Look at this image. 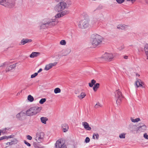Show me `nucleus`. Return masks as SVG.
I'll list each match as a JSON object with an SVG mask.
<instances>
[{"label":"nucleus","mask_w":148,"mask_h":148,"mask_svg":"<svg viewBox=\"0 0 148 148\" xmlns=\"http://www.w3.org/2000/svg\"><path fill=\"white\" fill-rule=\"evenodd\" d=\"M42 107L38 106L33 107L26 111V114L28 116L35 115L39 112L41 110Z\"/></svg>","instance_id":"2"},{"label":"nucleus","mask_w":148,"mask_h":148,"mask_svg":"<svg viewBox=\"0 0 148 148\" xmlns=\"http://www.w3.org/2000/svg\"><path fill=\"white\" fill-rule=\"evenodd\" d=\"M27 99L30 102H32L34 100V98L31 95H29L28 96Z\"/></svg>","instance_id":"29"},{"label":"nucleus","mask_w":148,"mask_h":148,"mask_svg":"<svg viewBox=\"0 0 148 148\" xmlns=\"http://www.w3.org/2000/svg\"><path fill=\"white\" fill-rule=\"evenodd\" d=\"M62 0H56V1L57 2H59L60 1H62Z\"/></svg>","instance_id":"61"},{"label":"nucleus","mask_w":148,"mask_h":148,"mask_svg":"<svg viewBox=\"0 0 148 148\" xmlns=\"http://www.w3.org/2000/svg\"><path fill=\"white\" fill-rule=\"evenodd\" d=\"M32 41V39L28 38H23L20 42V45H23L27 43L31 42Z\"/></svg>","instance_id":"14"},{"label":"nucleus","mask_w":148,"mask_h":148,"mask_svg":"<svg viewBox=\"0 0 148 148\" xmlns=\"http://www.w3.org/2000/svg\"><path fill=\"white\" fill-rule=\"evenodd\" d=\"M147 128V126L144 123H140L139 124V126L137 128L136 131L138 132H144L146 130Z\"/></svg>","instance_id":"9"},{"label":"nucleus","mask_w":148,"mask_h":148,"mask_svg":"<svg viewBox=\"0 0 148 148\" xmlns=\"http://www.w3.org/2000/svg\"><path fill=\"white\" fill-rule=\"evenodd\" d=\"M123 58L125 59H127L128 58V56H124Z\"/></svg>","instance_id":"56"},{"label":"nucleus","mask_w":148,"mask_h":148,"mask_svg":"<svg viewBox=\"0 0 148 148\" xmlns=\"http://www.w3.org/2000/svg\"><path fill=\"white\" fill-rule=\"evenodd\" d=\"M102 105L99 102H97L95 105V108H99L100 107H102Z\"/></svg>","instance_id":"34"},{"label":"nucleus","mask_w":148,"mask_h":148,"mask_svg":"<svg viewBox=\"0 0 148 148\" xmlns=\"http://www.w3.org/2000/svg\"><path fill=\"white\" fill-rule=\"evenodd\" d=\"M16 63L14 64H13L10 65L9 66L7 67L5 70L6 72H8L15 68L16 66Z\"/></svg>","instance_id":"19"},{"label":"nucleus","mask_w":148,"mask_h":148,"mask_svg":"<svg viewBox=\"0 0 148 148\" xmlns=\"http://www.w3.org/2000/svg\"><path fill=\"white\" fill-rule=\"evenodd\" d=\"M24 143L28 146L30 147L31 146V145L30 143L27 142L26 140H24Z\"/></svg>","instance_id":"44"},{"label":"nucleus","mask_w":148,"mask_h":148,"mask_svg":"<svg viewBox=\"0 0 148 148\" xmlns=\"http://www.w3.org/2000/svg\"><path fill=\"white\" fill-rule=\"evenodd\" d=\"M46 101V99L42 98L40 99L39 101V103L41 104H43Z\"/></svg>","instance_id":"37"},{"label":"nucleus","mask_w":148,"mask_h":148,"mask_svg":"<svg viewBox=\"0 0 148 148\" xmlns=\"http://www.w3.org/2000/svg\"><path fill=\"white\" fill-rule=\"evenodd\" d=\"M94 135H95L96 137V139L97 140L99 138V135L98 134L94 133Z\"/></svg>","instance_id":"45"},{"label":"nucleus","mask_w":148,"mask_h":148,"mask_svg":"<svg viewBox=\"0 0 148 148\" xmlns=\"http://www.w3.org/2000/svg\"><path fill=\"white\" fill-rule=\"evenodd\" d=\"M13 144V141H12L11 142H8L7 143H6V145H11Z\"/></svg>","instance_id":"49"},{"label":"nucleus","mask_w":148,"mask_h":148,"mask_svg":"<svg viewBox=\"0 0 148 148\" xmlns=\"http://www.w3.org/2000/svg\"><path fill=\"white\" fill-rule=\"evenodd\" d=\"M124 48V46L123 45H122L121 47H119V50H121L122 49H123Z\"/></svg>","instance_id":"51"},{"label":"nucleus","mask_w":148,"mask_h":148,"mask_svg":"<svg viewBox=\"0 0 148 148\" xmlns=\"http://www.w3.org/2000/svg\"><path fill=\"white\" fill-rule=\"evenodd\" d=\"M113 57H114L112 53H105L101 57V58L105 60L109 61H111L113 58Z\"/></svg>","instance_id":"7"},{"label":"nucleus","mask_w":148,"mask_h":148,"mask_svg":"<svg viewBox=\"0 0 148 148\" xmlns=\"http://www.w3.org/2000/svg\"><path fill=\"white\" fill-rule=\"evenodd\" d=\"M62 130L64 132H67L69 129L68 125L66 124H64L62 125Z\"/></svg>","instance_id":"20"},{"label":"nucleus","mask_w":148,"mask_h":148,"mask_svg":"<svg viewBox=\"0 0 148 148\" xmlns=\"http://www.w3.org/2000/svg\"><path fill=\"white\" fill-rule=\"evenodd\" d=\"M27 139L29 140H31L32 139V138L30 136V135H28L27 136Z\"/></svg>","instance_id":"46"},{"label":"nucleus","mask_w":148,"mask_h":148,"mask_svg":"<svg viewBox=\"0 0 148 148\" xmlns=\"http://www.w3.org/2000/svg\"><path fill=\"white\" fill-rule=\"evenodd\" d=\"M6 137H5V139L11 138H12V135H10V136H6Z\"/></svg>","instance_id":"54"},{"label":"nucleus","mask_w":148,"mask_h":148,"mask_svg":"<svg viewBox=\"0 0 148 148\" xmlns=\"http://www.w3.org/2000/svg\"><path fill=\"white\" fill-rule=\"evenodd\" d=\"M71 51L70 49L67 48L63 50L62 54L63 56H67L70 53Z\"/></svg>","instance_id":"16"},{"label":"nucleus","mask_w":148,"mask_h":148,"mask_svg":"<svg viewBox=\"0 0 148 148\" xmlns=\"http://www.w3.org/2000/svg\"><path fill=\"white\" fill-rule=\"evenodd\" d=\"M146 3L148 5V0H145Z\"/></svg>","instance_id":"58"},{"label":"nucleus","mask_w":148,"mask_h":148,"mask_svg":"<svg viewBox=\"0 0 148 148\" xmlns=\"http://www.w3.org/2000/svg\"><path fill=\"white\" fill-rule=\"evenodd\" d=\"M44 137V134L43 132L38 133L36 134V140L38 143L41 142L43 141Z\"/></svg>","instance_id":"10"},{"label":"nucleus","mask_w":148,"mask_h":148,"mask_svg":"<svg viewBox=\"0 0 148 148\" xmlns=\"http://www.w3.org/2000/svg\"><path fill=\"white\" fill-rule=\"evenodd\" d=\"M38 74V73H35L34 74H32L31 76V78H33L35 77Z\"/></svg>","instance_id":"41"},{"label":"nucleus","mask_w":148,"mask_h":148,"mask_svg":"<svg viewBox=\"0 0 148 148\" xmlns=\"http://www.w3.org/2000/svg\"><path fill=\"white\" fill-rule=\"evenodd\" d=\"M142 83L143 82L140 79H136V80L135 82V85L137 88L140 86H142Z\"/></svg>","instance_id":"18"},{"label":"nucleus","mask_w":148,"mask_h":148,"mask_svg":"<svg viewBox=\"0 0 148 148\" xmlns=\"http://www.w3.org/2000/svg\"><path fill=\"white\" fill-rule=\"evenodd\" d=\"M48 27H51L53 26L52 25V20L51 21H46Z\"/></svg>","instance_id":"30"},{"label":"nucleus","mask_w":148,"mask_h":148,"mask_svg":"<svg viewBox=\"0 0 148 148\" xmlns=\"http://www.w3.org/2000/svg\"><path fill=\"white\" fill-rule=\"evenodd\" d=\"M52 25L53 26H54L58 23V21H52Z\"/></svg>","instance_id":"39"},{"label":"nucleus","mask_w":148,"mask_h":148,"mask_svg":"<svg viewBox=\"0 0 148 148\" xmlns=\"http://www.w3.org/2000/svg\"><path fill=\"white\" fill-rule=\"evenodd\" d=\"M103 38L101 36L96 34L92 35L90 40L89 45L92 48H95L102 44Z\"/></svg>","instance_id":"1"},{"label":"nucleus","mask_w":148,"mask_h":148,"mask_svg":"<svg viewBox=\"0 0 148 148\" xmlns=\"http://www.w3.org/2000/svg\"><path fill=\"white\" fill-rule=\"evenodd\" d=\"M20 114L21 115V116H23L25 114V112H23V111H22L20 112Z\"/></svg>","instance_id":"50"},{"label":"nucleus","mask_w":148,"mask_h":148,"mask_svg":"<svg viewBox=\"0 0 148 148\" xmlns=\"http://www.w3.org/2000/svg\"><path fill=\"white\" fill-rule=\"evenodd\" d=\"M5 137H6V136H3L1 137L0 138V140H3L4 139H5Z\"/></svg>","instance_id":"52"},{"label":"nucleus","mask_w":148,"mask_h":148,"mask_svg":"<svg viewBox=\"0 0 148 148\" xmlns=\"http://www.w3.org/2000/svg\"><path fill=\"white\" fill-rule=\"evenodd\" d=\"M144 49L147 59L148 60V44L145 45Z\"/></svg>","instance_id":"22"},{"label":"nucleus","mask_w":148,"mask_h":148,"mask_svg":"<svg viewBox=\"0 0 148 148\" xmlns=\"http://www.w3.org/2000/svg\"><path fill=\"white\" fill-rule=\"evenodd\" d=\"M144 137L146 139H148V135L146 133L144 134Z\"/></svg>","instance_id":"47"},{"label":"nucleus","mask_w":148,"mask_h":148,"mask_svg":"<svg viewBox=\"0 0 148 148\" xmlns=\"http://www.w3.org/2000/svg\"><path fill=\"white\" fill-rule=\"evenodd\" d=\"M36 148H44V147L37 146Z\"/></svg>","instance_id":"57"},{"label":"nucleus","mask_w":148,"mask_h":148,"mask_svg":"<svg viewBox=\"0 0 148 148\" xmlns=\"http://www.w3.org/2000/svg\"><path fill=\"white\" fill-rule=\"evenodd\" d=\"M67 4L63 1L60 2L55 7V11L58 12L62 11L66 8Z\"/></svg>","instance_id":"3"},{"label":"nucleus","mask_w":148,"mask_h":148,"mask_svg":"<svg viewBox=\"0 0 148 148\" xmlns=\"http://www.w3.org/2000/svg\"><path fill=\"white\" fill-rule=\"evenodd\" d=\"M42 71V69L41 68L38 71V73Z\"/></svg>","instance_id":"55"},{"label":"nucleus","mask_w":148,"mask_h":148,"mask_svg":"<svg viewBox=\"0 0 148 148\" xmlns=\"http://www.w3.org/2000/svg\"><path fill=\"white\" fill-rule=\"evenodd\" d=\"M16 0H0V4L5 6H12L14 5Z\"/></svg>","instance_id":"4"},{"label":"nucleus","mask_w":148,"mask_h":148,"mask_svg":"<svg viewBox=\"0 0 148 148\" xmlns=\"http://www.w3.org/2000/svg\"><path fill=\"white\" fill-rule=\"evenodd\" d=\"M7 129L6 128L4 129L3 130H0V134H1V133H5L6 132V130Z\"/></svg>","instance_id":"42"},{"label":"nucleus","mask_w":148,"mask_h":148,"mask_svg":"<svg viewBox=\"0 0 148 148\" xmlns=\"http://www.w3.org/2000/svg\"><path fill=\"white\" fill-rule=\"evenodd\" d=\"M90 141V139L88 137H87L85 140V142L87 143H89Z\"/></svg>","instance_id":"43"},{"label":"nucleus","mask_w":148,"mask_h":148,"mask_svg":"<svg viewBox=\"0 0 148 148\" xmlns=\"http://www.w3.org/2000/svg\"><path fill=\"white\" fill-rule=\"evenodd\" d=\"M130 119L131 121L134 123L138 122L140 120V118H136L135 119H133L132 118H131Z\"/></svg>","instance_id":"26"},{"label":"nucleus","mask_w":148,"mask_h":148,"mask_svg":"<svg viewBox=\"0 0 148 148\" xmlns=\"http://www.w3.org/2000/svg\"><path fill=\"white\" fill-rule=\"evenodd\" d=\"M53 57L56 60H57L60 58V55L58 54H55L53 56Z\"/></svg>","instance_id":"32"},{"label":"nucleus","mask_w":148,"mask_h":148,"mask_svg":"<svg viewBox=\"0 0 148 148\" xmlns=\"http://www.w3.org/2000/svg\"><path fill=\"white\" fill-rule=\"evenodd\" d=\"M75 94H78V93L76 91H75Z\"/></svg>","instance_id":"62"},{"label":"nucleus","mask_w":148,"mask_h":148,"mask_svg":"<svg viewBox=\"0 0 148 148\" xmlns=\"http://www.w3.org/2000/svg\"><path fill=\"white\" fill-rule=\"evenodd\" d=\"M9 65V63L8 62H5L2 63L0 66V67H4L5 66Z\"/></svg>","instance_id":"35"},{"label":"nucleus","mask_w":148,"mask_h":148,"mask_svg":"<svg viewBox=\"0 0 148 148\" xmlns=\"http://www.w3.org/2000/svg\"><path fill=\"white\" fill-rule=\"evenodd\" d=\"M66 42L65 40H61L60 42V44L62 45H66Z\"/></svg>","instance_id":"36"},{"label":"nucleus","mask_w":148,"mask_h":148,"mask_svg":"<svg viewBox=\"0 0 148 148\" xmlns=\"http://www.w3.org/2000/svg\"><path fill=\"white\" fill-rule=\"evenodd\" d=\"M16 117L17 118H19L21 116L20 113L18 114L16 116Z\"/></svg>","instance_id":"48"},{"label":"nucleus","mask_w":148,"mask_h":148,"mask_svg":"<svg viewBox=\"0 0 148 148\" xmlns=\"http://www.w3.org/2000/svg\"><path fill=\"white\" fill-rule=\"evenodd\" d=\"M70 13V11L69 10H65L57 14L55 16L56 18H59L62 17L64 15L68 14Z\"/></svg>","instance_id":"11"},{"label":"nucleus","mask_w":148,"mask_h":148,"mask_svg":"<svg viewBox=\"0 0 148 148\" xmlns=\"http://www.w3.org/2000/svg\"><path fill=\"white\" fill-rule=\"evenodd\" d=\"M57 63V62H54L53 63H51L46 65L45 68V70L46 71L49 70L53 66H55Z\"/></svg>","instance_id":"13"},{"label":"nucleus","mask_w":148,"mask_h":148,"mask_svg":"<svg viewBox=\"0 0 148 148\" xmlns=\"http://www.w3.org/2000/svg\"><path fill=\"white\" fill-rule=\"evenodd\" d=\"M101 17H103V15H102V14H101Z\"/></svg>","instance_id":"63"},{"label":"nucleus","mask_w":148,"mask_h":148,"mask_svg":"<svg viewBox=\"0 0 148 148\" xmlns=\"http://www.w3.org/2000/svg\"><path fill=\"white\" fill-rule=\"evenodd\" d=\"M60 89L58 88H56L54 90V92L56 94L60 93Z\"/></svg>","instance_id":"33"},{"label":"nucleus","mask_w":148,"mask_h":148,"mask_svg":"<svg viewBox=\"0 0 148 148\" xmlns=\"http://www.w3.org/2000/svg\"><path fill=\"white\" fill-rule=\"evenodd\" d=\"M97 22V19L96 18H94L93 19L91 22V25H90V26H92L93 25L96 23Z\"/></svg>","instance_id":"31"},{"label":"nucleus","mask_w":148,"mask_h":148,"mask_svg":"<svg viewBox=\"0 0 148 148\" xmlns=\"http://www.w3.org/2000/svg\"><path fill=\"white\" fill-rule=\"evenodd\" d=\"M82 125L84 128L87 130L90 131L91 128L90 127L88 123L86 122H84L82 123Z\"/></svg>","instance_id":"15"},{"label":"nucleus","mask_w":148,"mask_h":148,"mask_svg":"<svg viewBox=\"0 0 148 148\" xmlns=\"http://www.w3.org/2000/svg\"><path fill=\"white\" fill-rule=\"evenodd\" d=\"M136 76H138V77H139L140 76L139 74H138L137 73H136Z\"/></svg>","instance_id":"60"},{"label":"nucleus","mask_w":148,"mask_h":148,"mask_svg":"<svg viewBox=\"0 0 148 148\" xmlns=\"http://www.w3.org/2000/svg\"><path fill=\"white\" fill-rule=\"evenodd\" d=\"M130 129L133 132L135 130L134 129L136 128V126L135 125H133L132 124H130L129 125Z\"/></svg>","instance_id":"27"},{"label":"nucleus","mask_w":148,"mask_h":148,"mask_svg":"<svg viewBox=\"0 0 148 148\" xmlns=\"http://www.w3.org/2000/svg\"><path fill=\"white\" fill-rule=\"evenodd\" d=\"M39 26L40 29H45L48 28L46 21H44L42 23H40Z\"/></svg>","instance_id":"17"},{"label":"nucleus","mask_w":148,"mask_h":148,"mask_svg":"<svg viewBox=\"0 0 148 148\" xmlns=\"http://www.w3.org/2000/svg\"><path fill=\"white\" fill-rule=\"evenodd\" d=\"M125 0H116V1L119 4H121L124 2Z\"/></svg>","instance_id":"40"},{"label":"nucleus","mask_w":148,"mask_h":148,"mask_svg":"<svg viewBox=\"0 0 148 148\" xmlns=\"http://www.w3.org/2000/svg\"><path fill=\"white\" fill-rule=\"evenodd\" d=\"M90 25L89 23L88 20L84 19L81 21L79 23L78 26L81 28H86L88 27Z\"/></svg>","instance_id":"6"},{"label":"nucleus","mask_w":148,"mask_h":148,"mask_svg":"<svg viewBox=\"0 0 148 148\" xmlns=\"http://www.w3.org/2000/svg\"><path fill=\"white\" fill-rule=\"evenodd\" d=\"M128 1H131L132 3H133L136 1V0H127Z\"/></svg>","instance_id":"53"},{"label":"nucleus","mask_w":148,"mask_h":148,"mask_svg":"<svg viewBox=\"0 0 148 148\" xmlns=\"http://www.w3.org/2000/svg\"><path fill=\"white\" fill-rule=\"evenodd\" d=\"M123 97L121 92L119 90L115 92V98L117 105H120Z\"/></svg>","instance_id":"5"},{"label":"nucleus","mask_w":148,"mask_h":148,"mask_svg":"<svg viewBox=\"0 0 148 148\" xmlns=\"http://www.w3.org/2000/svg\"><path fill=\"white\" fill-rule=\"evenodd\" d=\"M40 120L42 123L45 124H46V122L48 120V119L46 117H42L40 118Z\"/></svg>","instance_id":"23"},{"label":"nucleus","mask_w":148,"mask_h":148,"mask_svg":"<svg viewBox=\"0 0 148 148\" xmlns=\"http://www.w3.org/2000/svg\"><path fill=\"white\" fill-rule=\"evenodd\" d=\"M95 135H94V134H93V136H92V138L93 139H95Z\"/></svg>","instance_id":"59"},{"label":"nucleus","mask_w":148,"mask_h":148,"mask_svg":"<svg viewBox=\"0 0 148 148\" xmlns=\"http://www.w3.org/2000/svg\"><path fill=\"white\" fill-rule=\"evenodd\" d=\"M40 53L38 52H33L30 55V57L31 58H33L35 57H37L39 55Z\"/></svg>","instance_id":"21"},{"label":"nucleus","mask_w":148,"mask_h":148,"mask_svg":"<svg viewBox=\"0 0 148 148\" xmlns=\"http://www.w3.org/2000/svg\"><path fill=\"white\" fill-rule=\"evenodd\" d=\"M96 81L94 79H92L91 81V82L89 83V85L90 87H92L96 83Z\"/></svg>","instance_id":"28"},{"label":"nucleus","mask_w":148,"mask_h":148,"mask_svg":"<svg viewBox=\"0 0 148 148\" xmlns=\"http://www.w3.org/2000/svg\"><path fill=\"white\" fill-rule=\"evenodd\" d=\"M129 27L128 25H125L124 24H121L118 25L117 28L120 30H126Z\"/></svg>","instance_id":"12"},{"label":"nucleus","mask_w":148,"mask_h":148,"mask_svg":"<svg viewBox=\"0 0 148 148\" xmlns=\"http://www.w3.org/2000/svg\"><path fill=\"white\" fill-rule=\"evenodd\" d=\"M99 83H96L95 84L93 87V89L95 91H97V89L99 88Z\"/></svg>","instance_id":"25"},{"label":"nucleus","mask_w":148,"mask_h":148,"mask_svg":"<svg viewBox=\"0 0 148 148\" xmlns=\"http://www.w3.org/2000/svg\"><path fill=\"white\" fill-rule=\"evenodd\" d=\"M86 96L85 93L83 92H82L78 96V97L80 99H82L84 98Z\"/></svg>","instance_id":"24"},{"label":"nucleus","mask_w":148,"mask_h":148,"mask_svg":"<svg viewBox=\"0 0 148 148\" xmlns=\"http://www.w3.org/2000/svg\"><path fill=\"white\" fill-rule=\"evenodd\" d=\"M56 148H67L65 145L61 141V140H57L55 144Z\"/></svg>","instance_id":"8"},{"label":"nucleus","mask_w":148,"mask_h":148,"mask_svg":"<svg viewBox=\"0 0 148 148\" xmlns=\"http://www.w3.org/2000/svg\"><path fill=\"white\" fill-rule=\"evenodd\" d=\"M125 134L122 133L120 134L119 135V137L120 138H125Z\"/></svg>","instance_id":"38"}]
</instances>
